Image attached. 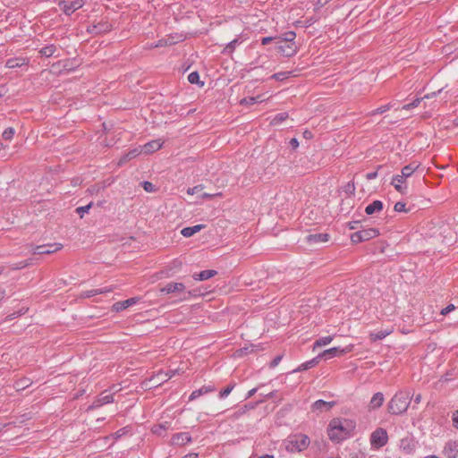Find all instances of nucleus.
Instances as JSON below:
<instances>
[{
  "instance_id": "obj_18",
  "label": "nucleus",
  "mask_w": 458,
  "mask_h": 458,
  "mask_svg": "<svg viewBox=\"0 0 458 458\" xmlns=\"http://www.w3.org/2000/svg\"><path fill=\"white\" fill-rule=\"evenodd\" d=\"M27 64L28 60L23 57H12L5 62V67L9 69L20 68Z\"/></svg>"
},
{
  "instance_id": "obj_35",
  "label": "nucleus",
  "mask_w": 458,
  "mask_h": 458,
  "mask_svg": "<svg viewBox=\"0 0 458 458\" xmlns=\"http://www.w3.org/2000/svg\"><path fill=\"white\" fill-rule=\"evenodd\" d=\"M188 81L191 84H198L199 87H203L204 86V81H200L199 73L197 71L191 72L188 75Z\"/></svg>"
},
{
  "instance_id": "obj_12",
  "label": "nucleus",
  "mask_w": 458,
  "mask_h": 458,
  "mask_svg": "<svg viewBox=\"0 0 458 458\" xmlns=\"http://www.w3.org/2000/svg\"><path fill=\"white\" fill-rule=\"evenodd\" d=\"M192 441V437L189 432H180L173 435L171 438V443L174 445H183L185 444L191 443Z\"/></svg>"
},
{
  "instance_id": "obj_20",
  "label": "nucleus",
  "mask_w": 458,
  "mask_h": 458,
  "mask_svg": "<svg viewBox=\"0 0 458 458\" xmlns=\"http://www.w3.org/2000/svg\"><path fill=\"white\" fill-rule=\"evenodd\" d=\"M384 208V204L381 200L376 199L366 206L365 213L371 216L375 213L380 212Z\"/></svg>"
},
{
  "instance_id": "obj_15",
  "label": "nucleus",
  "mask_w": 458,
  "mask_h": 458,
  "mask_svg": "<svg viewBox=\"0 0 458 458\" xmlns=\"http://www.w3.org/2000/svg\"><path fill=\"white\" fill-rule=\"evenodd\" d=\"M215 390H216V388L212 385L203 386L200 388L196 389L191 392V394L189 396V401H194V400L198 399L199 397H200L201 395L214 392Z\"/></svg>"
},
{
  "instance_id": "obj_55",
  "label": "nucleus",
  "mask_w": 458,
  "mask_h": 458,
  "mask_svg": "<svg viewBox=\"0 0 458 458\" xmlns=\"http://www.w3.org/2000/svg\"><path fill=\"white\" fill-rule=\"evenodd\" d=\"M278 37H264L261 38V44L267 45L274 40L277 41Z\"/></svg>"
},
{
  "instance_id": "obj_44",
  "label": "nucleus",
  "mask_w": 458,
  "mask_h": 458,
  "mask_svg": "<svg viewBox=\"0 0 458 458\" xmlns=\"http://www.w3.org/2000/svg\"><path fill=\"white\" fill-rule=\"evenodd\" d=\"M421 100H423V98H416L411 103L403 105L402 109L406 111L411 110L414 107H417L420 104Z\"/></svg>"
},
{
  "instance_id": "obj_45",
  "label": "nucleus",
  "mask_w": 458,
  "mask_h": 458,
  "mask_svg": "<svg viewBox=\"0 0 458 458\" xmlns=\"http://www.w3.org/2000/svg\"><path fill=\"white\" fill-rule=\"evenodd\" d=\"M279 38L287 41L289 43L295 42L296 33L293 30H289L284 34L283 37H278Z\"/></svg>"
},
{
  "instance_id": "obj_14",
  "label": "nucleus",
  "mask_w": 458,
  "mask_h": 458,
  "mask_svg": "<svg viewBox=\"0 0 458 458\" xmlns=\"http://www.w3.org/2000/svg\"><path fill=\"white\" fill-rule=\"evenodd\" d=\"M63 248L61 243H55L53 245H40L34 249V254H51Z\"/></svg>"
},
{
  "instance_id": "obj_5",
  "label": "nucleus",
  "mask_w": 458,
  "mask_h": 458,
  "mask_svg": "<svg viewBox=\"0 0 458 458\" xmlns=\"http://www.w3.org/2000/svg\"><path fill=\"white\" fill-rule=\"evenodd\" d=\"M57 5L67 16H71L74 12L84 5L82 0H59Z\"/></svg>"
},
{
  "instance_id": "obj_16",
  "label": "nucleus",
  "mask_w": 458,
  "mask_h": 458,
  "mask_svg": "<svg viewBox=\"0 0 458 458\" xmlns=\"http://www.w3.org/2000/svg\"><path fill=\"white\" fill-rule=\"evenodd\" d=\"M139 300L140 299L137 297H132L122 301H117L114 304V310L116 311H122L138 303Z\"/></svg>"
},
{
  "instance_id": "obj_8",
  "label": "nucleus",
  "mask_w": 458,
  "mask_h": 458,
  "mask_svg": "<svg viewBox=\"0 0 458 458\" xmlns=\"http://www.w3.org/2000/svg\"><path fill=\"white\" fill-rule=\"evenodd\" d=\"M352 347L341 348V347H332L327 350H325L323 352L319 353L318 356L320 359L329 360L333 357L345 354L351 352Z\"/></svg>"
},
{
  "instance_id": "obj_29",
  "label": "nucleus",
  "mask_w": 458,
  "mask_h": 458,
  "mask_svg": "<svg viewBox=\"0 0 458 458\" xmlns=\"http://www.w3.org/2000/svg\"><path fill=\"white\" fill-rule=\"evenodd\" d=\"M56 50H57V48H56L55 45L50 44V45L43 47L39 50V54L45 57H51V56L55 55Z\"/></svg>"
},
{
  "instance_id": "obj_23",
  "label": "nucleus",
  "mask_w": 458,
  "mask_h": 458,
  "mask_svg": "<svg viewBox=\"0 0 458 458\" xmlns=\"http://www.w3.org/2000/svg\"><path fill=\"white\" fill-rule=\"evenodd\" d=\"M204 227L205 225L202 224L195 225L193 226H187L182 229L181 234L183 237L189 238L193 236L196 233L199 232Z\"/></svg>"
},
{
  "instance_id": "obj_25",
  "label": "nucleus",
  "mask_w": 458,
  "mask_h": 458,
  "mask_svg": "<svg viewBox=\"0 0 458 458\" xmlns=\"http://www.w3.org/2000/svg\"><path fill=\"white\" fill-rule=\"evenodd\" d=\"M392 332H393L392 328H382L379 330H376L375 332L370 334V338L373 341H380V340L385 339Z\"/></svg>"
},
{
  "instance_id": "obj_7",
  "label": "nucleus",
  "mask_w": 458,
  "mask_h": 458,
  "mask_svg": "<svg viewBox=\"0 0 458 458\" xmlns=\"http://www.w3.org/2000/svg\"><path fill=\"white\" fill-rule=\"evenodd\" d=\"M112 28V24L106 19H102L96 23L89 24L87 28V31L89 34L98 35L110 31Z\"/></svg>"
},
{
  "instance_id": "obj_56",
  "label": "nucleus",
  "mask_w": 458,
  "mask_h": 458,
  "mask_svg": "<svg viewBox=\"0 0 458 458\" xmlns=\"http://www.w3.org/2000/svg\"><path fill=\"white\" fill-rule=\"evenodd\" d=\"M281 360V355L276 356L270 362V368H276L280 363Z\"/></svg>"
},
{
  "instance_id": "obj_26",
  "label": "nucleus",
  "mask_w": 458,
  "mask_h": 458,
  "mask_svg": "<svg viewBox=\"0 0 458 458\" xmlns=\"http://www.w3.org/2000/svg\"><path fill=\"white\" fill-rule=\"evenodd\" d=\"M163 143L160 140H151L144 145V151L146 153H152L160 149Z\"/></svg>"
},
{
  "instance_id": "obj_61",
  "label": "nucleus",
  "mask_w": 458,
  "mask_h": 458,
  "mask_svg": "<svg viewBox=\"0 0 458 458\" xmlns=\"http://www.w3.org/2000/svg\"><path fill=\"white\" fill-rule=\"evenodd\" d=\"M411 400L413 401L414 404H419L421 401V394H418L415 396L411 395Z\"/></svg>"
},
{
  "instance_id": "obj_32",
  "label": "nucleus",
  "mask_w": 458,
  "mask_h": 458,
  "mask_svg": "<svg viewBox=\"0 0 458 458\" xmlns=\"http://www.w3.org/2000/svg\"><path fill=\"white\" fill-rule=\"evenodd\" d=\"M32 384V381L28 377H22L15 381L14 387L17 391L23 390L29 387Z\"/></svg>"
},
{
  "instance_id": "obj_53",
  "label": "nucleus",
  "mask_w": 458,
  "mask_h": 458,
  "mask_svg": "<svg viewBox=\"0 0 458 458\" xmlns=\"http://www.w3.org/2000/svg\"><path fill=\"white\" fill-rule=\"evenodd\" d=\"M455 310V306L452 303L448 304L445 308L442 309L440 311V314L443 316H446L450 312L454 311Z\"/></svg>"
},
{
  "instance_id": "obj_46",
  "label": "nucleus",
  "mask_w": 458,
  "mask_h": 458,
  "mask_svg": "<svg viewBox=\"0 0 458 458\" xmlns=\"http://www.w3.org/2000/svg\"><path fill=\"white\" fill-rule=\"evenodd\" d=\"M141 185L145 191L147 192H155L157 191V187L154 185L151 182L148 181H143L141 182Z\"/></svg>"
},
{
  "instance_id": "obj_24",
  "label": "nucleus",
  "mask_w": 458,
  "mask_h": 458,
  "mask_svg": "<svg viewBox=\"0 0 458 458\" xmlns=\"http://www.w3.org/2000/svg\"><path fill=\"white\" fill-rule=\"evenodd\" d=\"M419 165L415 162H412L402 168L400 178H403L404 180L413 174V173L418 169Z\"/></svg>"
},
{
  "instance_id": "obj_41",
  "label": "nucleus",
  "mask_w": 458,
  "mask_h": 458,
  "mask_svg": "<svg viewBox=\"0 0 458 458\" xmlns=\"http://www.w3.org/2000/svg\"><path fill=\"white\" fill-rule=\"evenodd\" d=\"M234 386H235V384L232 383V384H229L225 388H223L219 392V394H218L219 399H225L231 394V392L233 390Z\"/></svg>"
},
{
  "instance_id": "obj_39",
  "label": "nucleus",
  "mask_w": 458,
  "mask_h": 458,
  "mask_svg": "<svg viewBox=\"0 0 458 458\" xmlns=\"http://www.w3.org/2000/svg\"><path fill=\"white\" fill-rule=\"evenodd\" d=\"M111 292V289L109 288H97V289H92V290H89L85 293V296L86 297H93V296H96V295H98V294H102V293H109Z\"/></svg>"
},
{
  "instance_id": "obj_52",
  "label": "nucleus",
  "mask_w": 458,
  "mask_h": 458,
  "mask_svg": "<svg viewBox=\"0 0 458 458\" xmlns=\"http://www.w3.org/2000/svg\"><path fill=\"white\" fill-rule=\"evenodd\" d=\"M258 102V98L249 97L241 100L242 105H253Z\"/></svg>"
},
{
  "instance_id": "obj_22",
  "label": "nucleus",
  "mask_w": 458,
  "mask_h": 458,
  "mask_svg": "<svg viewBox=\"0 0 458 458\" xmlns=\"http://www.w3.org/2000/svg\"><path fill=\"white\" fill-rule=\"evenodd\" d=\"M242 42L243 39L241 37L235 38L234 39L227 43V45L223 49L222 54L231 55L235 50L236 47L242 44Z\"/></svg>"
},
{
  "instance_id": "obj_36",
  "label": "nucleus",
  "mask_w": 458,
  "mask_h": 458,
  "mask_svg": "<svg viewBox=\"0 0 458 458\" xmlns=\"http://www.w3.org/2000/svg\"><path fill=\"white\" fill-rule=\"evenodd\" d=\"M174 43H175V41H174L170 38H160L157 41L152 43L149 47L150 48L163 47H166V46H171Z\"/></svg>"
},
{
  "instance_id": "obj_17",
  "label": "nucleus",
  "mask_w": 458,
  "mask_h": 458,
  "mask_svg": "<svg viewBox=\"0 0 458 458\" xmlns=\"http://www.w3.org/2000/svg\"><path fill=\"white\" fill-rule=\"evenodd\" d=\"M321 359L319 358V356H316L315 358L310 360H307L303 363H301L300 366H298L296 369H294L293 370L291 371V373H297V372H301V371H305V370H308L313 367H315L320 360Z\"/></svg>"
},
{
  "instance_id": "obj_59",
  "label": "nucleus",
  "mask_w": 458,
  "mask_h": 458,
  "mask_svg": "<svg viewBox=\"0 0 458 458\" xmlns=\"http://www.w3.org/2000/svg\"><path fill=\"white\" fill-rule=\"evenodd\" d=\"M377 177V171L370 172L366 174V178L369 181L374 180Z\"/></svg>"
},
{
  "instance_id": "obj_30",
  "label": "nucleus",
  "mask_w": 458,
  "mask_h": 458,
  "mask_svg": "<svg viewBox=\"0 0 458 458\" xmlns=\"http://www.w3.org/2000/svg\"><path fill=\"white\" fill-rule=\"evenodd\" d=\"M130 430H131V427H129V426L121 428L114 433L106 436V438H113L114 441H116V440L120 439L121 437H123V436H125L126 434H128L130 432Z\"/></svg>"
},
{
  "instance_id": "obj_48",
  "label": "nucleus",
  "mask_w": 458,
  "mask_h": 458,
  "mask_svg": "<svg viewBox=\"0 0 458 458\" xmlns=\"http://www.w3.org/2000/svg\"><path fill=\"white\" fill-rule=\"evenodd\" d=\"M28 310L29 309L27 307L23 306V307L20 308L17 311H14V312L9 314L8 318L11 320L14 319L15 318L20 317V316L25 314L28 311Z\"/></svg>"
},
{
  "instance_id": "obj_43",
  "label": "nucleus",
  "mask_w": 458,
  "mask_h": 458,
  "mask_svg": "<svg viewBox=\"0 0 458 458\" xmlns=\"http://www.w3.org/2000/svg\"><path fill=\"white\" fill-rule=\"evenodd\" d=\"M291 74H292V72H280L274 73L271 76V79H273L275 81H283L288 79Z\"/></svg>"
},
{
  "instance_id": "obj_37",
  "label": "nucleus",
  "mask_w": 458,
  "mask_h": 458,
  "mask_svg": "<svg viewBox=\"0 0 458 458\" xmlns=\"http://www.w3.org/2000/svg\"><path fill=\"white\" fill-rule=\"evenodd\" d=\"M400 448L403 449L405 453L411 454L413 451V445L410 438H403L400 442Z\"/></svg>"
},
{
  "instance_id": "obj_2",
  "label": "nucleus",
  "mask_w": 458,
  "mask_h": 458,
  "mask_svg": "<svg viewBox=\"0 0 458 458\" xmlns=\"http://www.w3.org/2000/svg\"><path fill=\"white\" fill-rule=\"evenodd\" d=\"M310 444V437L305 434H295L284 441V446L288 453H300L308 448Z\"/></svg>"
},
{
  "instance_id": "obj_21",
  "label": "nucleus",
  "mask_w": 458,
  "mask_h": 458,
  "mask_svg": "<svg viewBox=\"0 0 458 458\" xmlns=\"http://www.w3.org/2000/svg\"><path fill=\"white\" fill-rule=\"evenodd\" d=\"M217 272L214 269H207L202 270L199 273H194L192 275V278L196 281H206L213 276H215Z\"/></svg>"
},
{
  "instance_id": "obj_42",
  "label": "nucleus",
  "mask_w": 458,
  "mask_h": 458,
  "mask_svg": "<svg viewBox=\"0 0 458 458\" xmlns=\"http://www.w3.org/2000/svg\"><path fill=\"white\" fill-rule=\"evenodd\" d=\"M93 202H89V204L85 206L78 207L75 210L76 214L80 216L81 218H82L85 214L89 213V209L92 208Z\"/></svg>"
},
{
  "instance_id": "obj_60",
  "label": "nucleus",
  "mask_w": 458,
  "mask_h": 458,
  "mask_svg": "<svg viewBox=\"0 0 458 458\" xmlns=\"http://www.w3.org/2000/svg\"><path fill=\"white\" fill-rule=\"evenodd\" d=\"M257 391H258V387H254V388L250 389L247 393L245 399H250V397H252L257 393Z\"/></svg>"
},
{
  "instance_id": "obj_47",
  "label": "nucleus",
  "mask_w": 458,
  "mask_h": 458,
  "mask_svg": "<svg viewBox=\"0 0 458 458\" xmlns=\"http://www.w3.org/2000/svg\"><path fill=\"white\" fill-rule=\"evenodd\" d=\"M14 133V129L13 127H8L3 131L2 137L5 140H10L13 139Z\"/></svg>"
},
{
  "instance_id": "obj_62",
  "label": "nucleus",
  "mask_w": 458,
  "mask_h": 458,
  "mask_svg": "<svg viewBox=\"0 0 458 458\" xmlns=\"http://www.w3.org/2000/svg\"><path fill=\"white\" fill-rule=\"evenodd\" d=\"M103 404H100V400L98 399V397L93 402V403L91 404V406L89 407L90 409H95V408H99L101 407Z\"/></svg>"
},
{
  "instance_id": "obj_9",
  "label": "nucleus",
  "mask_w": 458,
  "mask_h": 458,
  "mask_svg": "<svg viewBox=\"0 0 458 458\" xmlns=\"http://www.w3.org/2000/svg\"><path fill=\"white\" fill-rule=\"evenodd\" d=\"M336 405L335 401H325L322 399L315 401L311 404V411L313 412H323L330 411L334 406Z\"/></svg>"
},
{
  "instance_id": "obj_34",
  "label": "nucleus",
  "mask_w": 458,
  "mask_h": 458,
  "mask_svg": "<svg viewBox=\"0 0 458 458\" xmlns=\"http://www.w3.org/2000/svg\"><path fill=\"white\" fill-rule=\"evenodd\" d=\"M288 118V113L282 112L275 114V116L272 118L270 123L274 126L281 124L283 122H284Z\"/></svg>"
},
{
  "instance_id": "obj_6",
  "label": "nucleus",
  "mask_w": 458,
  "mask_h": 458,
  "mask_svg": "<svg viewBox=\"0 0 458 458\" xmlns=\"http://www.w3.org/2000/svg\"><path fill=\"white\" fill-rule=\"evenodd\" d=\"M276 45L278 52L285 57H291L298 51L295 42L289 43L278 38L277 41H276Z\"/></svg>"
},
{
  "instance_id": "obj_3",
  "label": "nucleus",
  "mask_w": 458,
  "mask_h": 458,
  "mask_svg": "<svg viewBox=\"0 0 458 458\" xmlns=\"http://www.w3.org/2000/svg\"><path fill=\"white\" fill-rule=\"evenodd\" d=\"M348 421H343L341 419H333L328 425V437L333 442L339 443L350 436L349 429L345 424Z\"/></svg>"
},
{
  "instance_id": "obj_63",
  "label": "nucleus",
  "mask_w": 458,
  "mask_h": 458,
  "mask_svg": "<svg viewBox=\"0 0 458 458\" xmlns=\"http://www.w3.org/2000/svg\"><path fill=\"white\" fill-rule=\"evenodd\" d=\"M441 91H442V89H439V90L434 91V92H432L430 94H427V95H425L422 98H423V99L424 98H431L436 97L437 95H438Z\"/></svg>"
},
{
  "instance_id": "obj_28",
  "label": "nucleus",
  "mask_w": 458,
  "mask_h": 458,
  "mask_svg": "<svg viewBox=\"0 0 458 458\" xmlns=\"http://www.w3.org/2000/svg\"><path fill=\"white\" fill-rule=\"evenodd\" d=\"M404 182L403 178H400V174H395L393 176L391 184L394 187V189L399 192H403V190L406 189V186H403Z\"/></svg>"
},
{
  "instance_id": "obj_31",
  "label": "nucleus",
  "mask_w": 458,
  "mask_h": 458,
  "mask_svg": "<svg viewBox=\"0 0 458 458\" xmlns=\"http://www.w3.org/2000/svg\"><path fill=\"white\" fill-rule=\"evenodd\" d=\"M334 337L332 335L322 336L317 339L313 344V349L315 350L318 347H322L329 344L333 341Z\"/></svg>"
},
{
  "instance_id": "obj_58",
  "label": "nucleus",
  "mask_w": 458,
  "mask_h": 458,
  "mask_svg": "<svg viewBox=\"0 0 458 458\" xmlns=\"http://www.w3.org/2000/svg\"><path fill=\"white\" fill-rule=\"evenodd\" d=\"M289 146L293 148V149H296L298 148L299 147V140L296 139V138H293L290 140L289 141Z\"/></svg>"
},
{
  "instance_id": "obj_1",
  "label": "nucleus",
  "mask_w": 458,
  "mask_h": 458,
  "mask_svg": "<svg viewBox=\"0 0 458 458\" xmlns=\"http://www.w3.org/2000/svg\"><path fill=\"white\" fill-rule=\"evenodd\" d=\"M411 402V392L409 390H400L389 401L387 411L393 415L403 414L408 410Z\"/></svg>"
},
{
  "instance_id": "obj_38",
  "label": "nucleus",
  "mask_w": 458,
  "mask_h": 458,
  "mask_svg": "<svg viewBox=\"0 0 458 458\" xmlns=\"http://www.w3.org/2000/svg\"><path fill=\"white\" fill-rule=\"evenodd\" d=\"M168 428V423H161L152 427L151 431L153 434L159 437L163 436V433Z\"/></svg>"
},
{
  "instance_id": "obj_50",
  "label": "nucleus",
  "mask_w": 458,
  "mask_h": 458,
  "mask_svg": "<svg viewBox=\"0 0 458 458\" xmlns=\"http://www.w3.org/2000/svg\"><path fill=\"white\" fill-rule=\"evenodd\" d=\"M29 265H30V262L28 260H22L18 263L12 264L11 267L13 269L17 270V269L24 268V267H28Z\"/></svg>"
},
{
  "instance_id": "obj_51",
  "label": "nucleus",
  "mask_w": 458,
  "mask_h": 458,
  "mask_svg": "<svg viewBox=\"0 0 458 458\" xmlns=\"http://www.w3.org/2000/svg\"><path fill=\"white\" fill-rule=\"evenodd\" d=\"M394 210L395 212H407L406 204L402 201H398L394 204Z\"/></svg>"
},
{
  "instance_id": "obj_13",
  "label": "nucleus",
  "mask_w": 458,
  "mask_h": 458,
  "mask_svg": "<svg viewBox=\"0 0 458 458\" xmlns=\"http://www.w3.org/2000/svg\"><path fill=\"white\" fill-rule=\"evenodd\" d=\"M330 234L327 233H318L307 235L306 241L310 244H319L328 242Z\"/></svg>"
},
{
  "instance_id": "obj_4",
  "label": "nucleus",
  "mask_w": 458,
  "mask_h": 458,
  "mask_svg": "<svg viewBox=\"0 0 458 458\" xmlns=\"http://www.w3.org/2000/svg\"><path fill=\"white\" fill-rule=\"evenodd\" d=\"M388 435L386 429L378 428L370 435V445L375 450L380 449L387 444Z\"/></svg>"
},
{
  "instance_id": "obj_57",
  "label": "nucleus",
  "mask_w": 458,
  "mask_h": 458,
  "mask_svg": "<svg viewBox=\"0 0 458 458\" xmlns=\"http://www.w3.org/2000/svg\"><path fill=\"white\" fill-rule=\"evenodd\" d=\"M452 420L454 427L458 429V410L453 413Z\"/></svg>"
},
{
  "instance_id": "obj_11",
  "label": "nucleus",
  "mask_w": 458,
  "mask_h": 458,
  "mask_svg": "<svg viewBox=\"0 0 458 458\" xmlns=\"http://www.w3.org/2000/svg\"><path fill=\"white\" fill-rule=\"evenodd\" d=\"M443 454L447 458H457L458 457V441L449 440L445 443Z\"/></svg>"
},
{
  "instance_id": "obj_54",
  "label": "nucleus",
  "mask_w": 458,
  "mask_h": 458,
  "mask_svg": "<svg viewBox=\"0 0 458 458\" xmlns=\"http://www.w3.org/2000/svg\"><path fill=\"white\" fill-rule=\"evenodd\" d=\"M138 154H139V152L137 149H132L123 157V160L125 161V160L131 159V158L135 157Z\"/></svg>"
},
{
  "instance_id": "obj_27",
  "label": "nucleus",
  "mask_w": 458,
  "mask_h": 458,
  "mask_svg": "<svg viewBox=\"0 0 458 458\" xmlns=\"http://www.w3.org/2000/svg\"><path fill=\"white\" fill-rule=\"evenodd\" d=\"M361 234H362V238H363V241H369L372 238H375L377 237L378 234H379V231L377 229V228H367V229H362V230H360Z\"/></svg>"
},
{
  "instance_id": "obj_33",
  "label": "nucleus",
  "mask_w": 458,
  "mask_h": 458,
  "mask_svg": "<svg viewBox=\"0 0 458 458\" xmlns=\"http://www.w3.org/2000/svg\"><path fill=\"white\" fill-rule=\"evenodd\" d=\"M394 106V104L390 102V103H387L386 105H383V106H378L377 108L372 110L370 113H369V115L373 116V115H376V114H384L387 111H389L391 108H393Z\"/></svg>"
},
{
  "instance_id": "obj_64",
  "label": "nucleus",
  "mask_w": 458,
  "mask_h": 458,
  "mask_svg": "<svg viewBox=\"0 0 458 458\" xmlns=\"http://www.w3.org/2000/svg\"><path fill=\"white\" fill-rule=\"evenodd\" d=\"M197 457H198V454H196V453H190V454L184 455L182 458H197Z\"/></svg>"
},
{
  "instance_id": "obj_49",
  "label": "nucleus",
  "mask_w": 458,
  "mask_h": 458,
  "mask_svg": "<svg viewBox=\"0 0 458 458\" xmlns=\"http://www.w3.org/2000/svg\"><path fill=\"white\" fill-rule=\"evenodd\" d=\"M351 241L353 243H360L364 242L360 231H357L351 235Z\"/></svg>"
},
{
  "instance_id": "obj_19",
  "label": "nucleus",
  "mask_w": 458,
  "mask_h": 458,
  "mask_svg": "<svg viewBox=\"0 0 458 458\" xmlns=\"http://www.w3.org/2000/svg\"><path fill=\"white\" fill-rule=\"evenodd\" d=\"M384 401H385V396H384L383 393L377 392V393L374 394L373 396L371 397L369 404V410H377V409L380 408L383 405Z\"/></svg>"
},
{
  "instance_id": "obj_10",
  "label": "nucleus",
  "mask_w": 458,
  "mask_h": 458,
  "mask_svg": "<svg viewBox=\"0 0 458 458\" xmlns=\"http://www.w3.org/2000/svg\"><path fill=\"white\" fill-rule=\"evenodd\" d=\"M185 292V285L182 283L170 282L160 289L163 294L181 293Z\"/></svg>"
},
{
  "instance_id": "obj_40",
  "label": "nucleus",
  "mask_w": 458,
  "mask_h": 458,
  "mask_svg": "<svg viewBox=\"0 0 458 458\" xmlns=\"http://www.w3.org/2000/svg\"><path fill=\"white\" fill-rule=\"evenodd\" d=\"M98 399L100 400V404H108L114 403V394H106V392L102 393Z\"/></svg>"
}]
</instances>
